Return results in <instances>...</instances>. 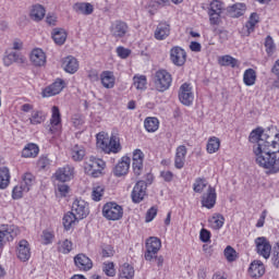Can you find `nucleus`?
<instances>
[{
  "label": "nucleus",
  "mask_w": 279,
  "mask_h": 279,
  "mask_svg": "<svg viewBox=\"0 0 279 279\" xmlns=\"http://www.w3.org/2000/svg\"><path fill=\"white\" fill-rule=\"evenodd\" d=\"M253 151L256 165L265 169L268 175L279 173V142L267 145L260 142L259 147H253Z\"/></svg>",
  "instance_id": "nucleus-1"
},
{
  "label": "nucleus",
  "mask_w": 279,
  "mask_h": 279,
  "mask_svg": "<svg viewBox=\"0 0 279 279\" xmlns=\"http://www.w3.org/2000/svg\"><path fill=\"white\" fill-rule=\"evenodd\" d=\"M97 145L105 154H119L121 151V140L118 134H111L109 137L107 134L99 133L97 135Z\"/></svg>",
  "instance_id": "nucleus-2"
},
{
  "label": "nucleus",
  "mask_w": 279,
  "mask_h": 279,
  "mask_svg": "<svg viewBox=\"0 0 279 279\" xmlns=\"http://www.w3.org/2000/svg\"><path fill=\"white\" fill-rule=\"evenodd\" d=\"M172 82L173 77L167 70H158L155 73L154 85L158 93H165L166 90H169V88H171Z\"/></svg>",
  "instance_id": "nucleus-3"
},
{
  "label": "nucleus",
  "mask_w": 279,
  "mask_h": 279,
  "mask_svg": "<svg viewBox=\"0 0 279 279\" xmlns=\"http://www.w3.org/2000/svg\"><path fill=\"white\" fill-rule=\"evenodd\" d=\"M104 169H106V161L96 157H90L84 165L85 173L90 178H99Z\"/></svg>",
  "instance_id": "nucleus-4"
},
{
  "label": "nucleus",
  "mask_w": 279,
  "mask_h": 279,
  "mask_svg": "<svg viewBox=\"0 0 279 279\" xmlns=\"http://www.w3.org/2000/svg\"><path fill=\"white\" fill-rule=\"evenodd\" d=\"M102 217L108 221H119L123 219V207L114 202H110L102 207Z\"/></svg>",
  "instance_id": "nucleus-5"
},
{
  "label": "nucleus",
  "mask_w": 279,
  "mask_h": 279,
  "mask_svg": "<svg viewBox=\"0 0 279 279\" xmlns=\"http://www.w3.org/2000/svg\"><path fill=\"white\" fill-rule=\"evenodd\" d=\"M19 235V227L14 225L0 226V254L3 252L7 243L14 241V238Z\"/></svg>",
  "instance_id": "nucleus-6"
},
{
  "label": "nucleus",
  "mask_w": 279,
  "mask_h": 279,
  "mask_svg": "<svg viewBox=\"0 0 279 279\" xmlns=\"http://www.w3.org/2000/svg\"><path fill=\"white\" fill-rule=\"evenodd\" d=\"M250 143H257L254 147H259L260 143L264 145H269L274 143V137H271L263 128H257L253 130L248 136Z\"/></svg>",
  "instance_id": "nucleus-7"
},
{
  "label": "nucleus",
  "mask_w": 279,
  "mask_h": 279,
  "mask_svg": "<svg viewBox=\"0 0 279 279\" xmlns=\"http://www.w3.org/2000/svg\"><path fill=\"white\" fill-rule=\"evenodd\" d=\"M223 12V3L219 0H213L208 8V16L210 25H219L221 23V14Z\"/></svg>",
  "instance_id": "nucleus-8"
},
{
  "label": "nucleus",
  "mask_w": 279,
  "mask_h": 279,
  "mask_svg": "<svg viewBox=\"0 0 279 279\" xmlns=\"http://www.w3.org/2000/svg\"><path fill=\"white\" fill-rule=\"evenodd\" d=\"M162 247V242L156 236H151L146 241V252L144 255L145 260H154L160 248Z\"/></svg>",
  "instance_id": "nucleus-9"
},
{
  "label": "nucleus",
  "mask_w": 279,
  "mask_h": 279,
  "mask_svg": "<svg viewBox=\"0 0 279 279\" xmlns=\"http://www.w3.org/2000/svg\"><path fill=\"white\" fill-rule=\"evenodd\" d=\"M147 195V182L140 180L135 183L131 193V199L133 204H141Z\"/></svg>",
  "instance_id": "nucleus-10"
},
{
  "label": "nucleus",
  "mask_w": 279,
  "mask_h": 279,
  "mask_svg": "<svg viewBox=\"0 0 279 279\" xmlns=\"http://www.w3.org/2000/svg\"><path fill=\"white\" fill-rule=\"evenodd\" d=\"M193 99H195L193 87H191V84L189 83H183L179 88V101H181L183 106H191Z\"/></svg>",
  "instance_id": "nucleus-11"
},
{
  "label": "nucleus",
  "mask_w": 279,
  "mask_h": 279,
  "mask_svg": "<svg viewBox=\"0 0 279 279\" xmlns=\"http://www.w3.org/2000/svg\"><path fill=\"white\" fill-rule=\"evenodd\" d=\"M72 214H74L77 219H86L88 217L90 210L88 209V203L84 199H75L72 204Z\"/></svg>",
  "instance_id": "nucleus-12"
},
{
  "label": "nucleus",
  "mask_w": 279,
  "mask_h": 279,
  "mask_svg": "<svg viewBox=\"0 0 279 279\" xmlns=\"http://www.w3.org/2000/svg\"><path fill=\"white\" fill-rule=\"evenodd\" d=\"M65 86L66 83L64 82V80L57 78L56 82L44 88L41 95L43 97H54V95H60Z\"/></svg>",
  "instance_id": "nucleus-13"
},
{
  "label": "nucleus",
  "mask_w": 279,
  "mask_h": 279,
  "mask_svg": "<svg viewBox=\"0 0 279 279\" xmlns=\"http://www.w3.org/2000/svg\"><path fill=\"white\" fill-rule=\"evenodd\" d=\"M170 60L175 66H184L186 63V51L180 46H174L170 50Z\"/></svg>",
  "instance_id": "nucleus-14"
},
{
  "label": "nucleus",
  "mask_w": 279,
  "mask_h": 279,
  "mask_svg": "<svg viewBox=\"0 0 279 279\" xmlns=\"http://www.w3.org/2000/svg\"><path fill=\"white\" fill-rule=\"evenodd\" d=\"M201 204L204 208H215L217 204V191L211 185L208 186L207 191L203 194Z\"/></svg>",
  "instance_id": "nucleus-15"
},
{
  "label": "nucleus",
  "mask_w": 279,
  "mask_h": 279,
  "mask_svg": "<svg viewBox=\"0 0 279 279\" xmlns=\"http://www.w3.org/2000/svg\"><path fill=\"white\" fill-rule=\"evenodd\" d=\"M255 245L257 250V254L263 256L264 258H269L271 256V244L265 236L257 238L255 240Z\"/></svg>",
  "instance_id": "nucleus-16"
},
{
  "label": "nucleus",
  "mask_w": 279,
  "mask_h": 279,
  "mask_svg": "<svg viewBox=\"0 0 279 279\" xmlns=\"http://www.w3.org/2000/svg\"><path fill=\"white\" fill-rule=\"evenodd\" d=\"M74 265L80 271H90L93 269V259L84 253H78L74 257Z\"/></svg>",
  "instance_id": "nucleus-17"
},
{
  "label": "nucleus",
  "mask_w": 279,
  "mask_h": 279,
  "mask_svg": "<svg viewBox=\"0 0 279 279\" xmlns=\"http://www.w3.org/2000/svg\"><path fill=\"white\" fill-rule=\"evenodd\" d=\"M131 162L132 159H130V157H122L113 169V175H116V178H123V175H128Z\"/></svg>",
  "instance_id": "nucleus-18"
},
{
  "label": "nucleus",
  "mask_w": 279,
  "mask_h": 279,
  "mask_svg": "<svg viewBox=\"0 0 279 279\" xmlns=\"http://www.w3.org/2000/svg\"><path fill=\"white\" fill-rule=\"evenodd\" d=\"M143 160H145V154H143V150L135 149L133 151V173L134 175L138 177L143 174Z\"/></svg>",
  "instance_id": "nucleus-19"
},
{
  "label": "nucleus",
  "mask_w": 279,
  "mask_h": 279,
  "mask_svg": "<svg viewBox=\"0 0 279 279\" xmlns=\"http://www.w3.org/2000/svg\"><path fill=\"white\" fill-rule=\"evenodd\" d=\"M17 258L23 263H27L32 258V248L27 240H21L17 246Z\"/></svg>",
  "instance_id": "nucleus-20"
},
{
  "label": "nucleus",
  "mask_w": 279,
  "mask_h": 279,
  "mask_svg": "<svg viewBox=\"0 0 279 279\" xmlns=\"http://www.w3.org/2000/svg\"><path fill=\"white\" fill-rule=\"evenodd\" d=\"M75 169L71 166H64L62 168H59L56 173H54V178L56 180H58L59 182H69L71 180H73V173H74Z\"/></svg>",
  "instance_id": "nucleus-21"
},
{
  "label": "nucleus",
  "mask_w": 279,
  "mask_h": 279,
  "mask_svg": "<svg viewBox=\"0 0 279 279\" xmlns=\"http://www.w3.org/2000/svg\"><path fill=\"white\" fill-rule=\"evenodd\" d=\"M128 23L123 21H116L110 28L111 35L113 38H123L128 34Z\"/></svg>",
  "instance_id": "nucleus-22"
},
{
  "label": "nucleus",
  "mask_w": 279,
  "mask_h": 279,
  "mask_svg": "<svg viewBox=\"0 0 279 279\" xmlns=\"http://www.w3.org/2000/svg\"><path fill=\"white\" fill-rule=\"evenodd\" d=\"M31 62L34 64V66H45L47 62V56L45 54V51L40 48H36L31 52Z\"/></svg>",
  "instance_id": "nucleus-23"
},
{
  "label": "nucleus",
  "mask_w": 279,
  "mask_h": 279,
  "mask_svg": "<svg viewBox=\"0 0 279 279\" xmlns=\"http://www.w3.org/2000/svg\"><path fill=\"white\" fill-rule=\"evenodd\" d=\"M62 66L65 73L73 75V73H77V70L80 69V62H77L75 57L68 56L63 59Z\"/></svg>",
  "instance_id": "nucleus-24"
},
{
  "label": "nucleus",
  "mask_w": 279,
  "mask_h": 279,
  "mask_svg": "<svg viewBox=\"0 0 279 279\" xmlns=\"http://www.w3.org/2000/svg\"><path fill=\"white\" fill-rule=\"evenodd\" d=\"M251 278H263L265 276V264L260 260H254L248 268Z\"/></svg>",
  "instance_id": "nucleus-25"
},
{
  "label": "nucleus",
  "mask_w": 279,
  "mask_h": 279,
  "mask_svg": "<svg viewBox=\"0 0 279 279\" xmlns=\"http://www.w3.org/2000/svg\"><path fill=\"white\" fill-rule=\"evenodd\" d=\"M170 34L171 25H169L167 22H161L157 25L155 31V38L156 40H165L166 38H169Z\"/></svg>",
  "instance_id": "nucleus-26"
},
{
  "label": "nucleus",
  "mask_w": 279,
  "mask_h": 279,
  "mask_svg": "<svg viewBox=\"0 0 279 279\" xmlns=\"http://www.w3.org/2000/svg\"><path fill=\"white\" fill-rule=\"evenodd\" d=\"M46 12L47 11L45 10V7H43V4H33L29 11V19L32 21H35L36 23H40V21L45 19Z\"/></svg>",
  "instance_id": "nucleus-27"
},
{
  "label": "nucleus",
  "mask_w": 279,
  "mask_h": 279,
  "mask_svg": "<svg viewBox=\"0 0 279 279\" xmlns=\"http://www.w3.org/2000/svg\"><path fill=\"white\" fill-rule=\"evenodd\" d=\"M25 64L27 59L19 52H10L7 57L3 58L4 66H11V64Z\"/></svg>",
  "instance_id": "nucleus-28"
},
{
  "label": "nucleus",
  "mask_w": 279,
  "mask_h": 279,
  "mask_svg": "<svg viewBox=\"0 0 279 279\" xmlns=\"http://www.w3.org/2000/svg\"><path fill=\"white\" fill-rule=\"evenodd\" d=\"M245 10H247V5L241 2L227 8V12L231 19H239L240 16H243V14H245Z\"/></svg>",
  "instance_id": "nucleus-29"
},
{
  "label": "nucleus",
  "mask_w": 279,
  "mask_h": 279,
  "mask_svg": "<svg viewBox=\"0 0 279 279\" xmlns=\"http://www.w3.org/2000/svg\"><path fill=\"white\" fill-rule=\"evenodd\" d=\"M74 12L77 14H84L85 16L90 15L95 11V7L89 2H76L73 5Z\"/></svg>",
  "instance_id": "nucleus-30"
},
{
  "label": "nucleus",
  "mask_w": 279,
  "mask_h": 279,
  "mask_svg": "<svg viewBox=\"0 0 279 279\" xmlns=\"http://www.w3.org/2000/svg\"><path fill=\"white\" fill-rule=\"evenodd\" d=\"M80 222V218H77L76 215H74L72 211H68L63 216V227L64 230L69 232V230H72V228H75L77 223Z\"/></svg>",
  "instance_id": "nucleus-31"
},
{
  "label": "nucleus",
  "mask_w": 279,
  "mask_h": 279,
  "mask_svg": "<svg viewBox=\"0 0 279 279\" xmlns=\"http://www.w3.org/2000/svg\"><path fill=\"white\" fill-rule=\"evenodd\" d=\"M100 82L104 86V88H114V73L111 71H104L100 74Z\"/></svg>",
  "instance_id": "nucleus-32"
},
{
  "label": "nucleus",
  "mask_w": 279,
  "mask_h": 279,
  "mask_svg": "<svg viewBox=\"0 0 279 279\" xmlns=\"http://www.w3.org/2000/svg\"><path fill=\"white\" fill-rule=\"evenodd\" d=\"M51 128L50 132L51 134L56 133V130H58V125L62 123V118L60 117V109L56 106L52 107V116L50 119Z\"/></svg>",
  "instance_id": "nucleus-33"
},
{
  "label": "nucleus",
  "mask_w": 279,
  "mask_h": 279,
  "mask_svg": "<svg viewBox=\"0 0 279 279\" xmlns=\"http://www.w3.org/2000/svg\"><path fill=\"white\" fill-rule=\"evenodd\" d=\"M226 221V218H223V215L221 214H214L209 219V226L213 228V230H221L223 228V223Z\"/></svg>",
  "instance_id": "nucleus-34"
},
{
  "label": "nucleus",
  "mask_w": 279,
  "mask_h": 279,
  "mask_svg": "<svg viewBox=\"0 0 279 279\" xmlns=\"http://www.w3.org/2000/svg\"><path fill=\"white\" fill-rule=\"evenodd\" d=\"M39 151H40V149L38 148V145L31 143L23 148L22 157L23 158H36V156H38Z\"/></svg>",
  "instance_id": "nucleus-35"
},
{
  "label": "nucleus",
  "mask_w": 279,
  "mask_h": 279,
  "mask_svg": "<svg viewBox=\"0 0 279 279\" xmlns=\"http://www.w3.org/2000/svg\"><path fill=\"white\" fill-rule=\"evenodd\" d=\"M10 186V169L8 167L0 168V189L3 191Z\"/></svg>",
  "instance_id": "nucleus-36"
},
{
  "label": "nucleus",
  "mask_w": 279,
  "mask_h": 279,
  "mask_svg": "<svg viewBox=\"0 0 279 279\" xmlns=\"http://www.w3.org/2000/svg\"><path fill=\"white\" fill-rule=\"evenodd\" d=\"M259 20H260V17L258 16V13H252L250 15V19L244 26V28L246 29L247 36H250V34H252V32H254Z\"/></svg>",
  "instance_id": "nucleus-37"
},
{
  "label": "nucleus",
  "mask_w": 279,
  "mask_h": 279,
  "mask_svg": "<svg viewBox=\"0 0 279 279\" xmlns=\"http://www.w3.org/2000/svg\"><path fill=\"white\" fill-rule=\"evenodd\" d=\"M52 39L56 45H63L66 43V31L62 28H54L52 31Z\"/></svg>",
  "instance_id": "nucleus-38"
},
{
  "label": "nucleus",
  "mask_w": 279,
  "mask_h": 279,
  "mask_svg": "<svg viewBox=\"0 0 279 279\" xmlns=\"http://www.w3.org/2000/svg\"><path fill=\"white\" fill-rule=\"evenodd\" d=\"M144 128L146 132H156L158 128H160V121L158 120V118H146L144 121Z\"/></svg>",
  "instance_id": "nucleus-39"
},
{
  "label": "nucleus",
  "mask_w": 279,
  "mask_h": 279,
  "mask_svg": "<svg viewBox=\"0 0 279 279\" xmlns=\"http://www.w3.org/2000/svg\"><path fill=\"white\" fill-rule=\"evenodd\" d=\"M221 147V141L219 140V137L213 136L209 137L208 142H207V154H217V150Z\"/></svg>",
  "instance_id": "nucleus-40"
},
{
  "label": "nucleus",
  "mask_w": 279,
  "mask_h": 279,
  "mask_svg": "<svg viewBox=\"0 0 279 279\" xmlns=\"http://www.w3.org/2000/svg\"><path fill=\"white\" fill-rule=\"evenodd\" d=\"M72 159H74L76 162H80V160H84V157L86 156V150L84 149V146L82 145H74L71 150Z\"/></svg>",
  "instance_id": "nucleus-41"
},
{
  "label": "nucleus",
  "mask_w": 279,
  "mask_h": 279,
  "mask_svg": "<svg viewBox=\"0 0 279 279\" xmlns=\"http://www.w3.org/2000/svg\"><path fill=\"white\" fill-rule=\"evenodd\" d=\"M243 82L245 86H254L256 84V71L254 69L245 70Z\"/></svg>",
  "instance_id": "nucleus-42"
},
{
  "label": "nucleus",
  "mask_w": 279,
  "mask_h": 279,
  "mask_svg": "<svg viewBox=\"0 0 279 279\" xmlns=\"http://www.w3.org/2000/svg\"><path fill=\"white\" fill-rule=\"evenodd\" d=\"M264 47H265V51L269 58H271V56H274V53H276V51H277L276 43L274 41V38L270 35H268L265 38Z\"/></svg>",
  "instance_id": "nucleus-43"
},
{
  "label": "nucleus",
  "mask_w": 279,
  "mask_h": 279,
  "mask_svg": "<svg viewBox=\"0 0 279 279\" xmlns=\"http://www.w3.org/2000/svg\"><path fill=\"white\" fill-rule=\"evenodd\" d=\"M220 66H231L232 69H235V66H239V60L234 59V57L226 54L219 59Z\"/></svg>",
  "instance_id": "nucleus-44"
},
{
  "label": "nucleus",
  "mask_w": 279,
  "mask_h": 279,
  "mask_svg": "<svg viewBox=\"0 0 279 279\" xmlns=\"http://www.w3.org/2000/svg\"><path fill=\"white\" fill-rule=\"evenodd\" d=\"M23 193H29V190H28V187H25V184L20 183L13 187L12 198L21 199V198H23Z\"/></svg>",
  "instance_id": "nucleus-45"
},
{
  "label": "nucleus",
  "mask_w": 279,
  "mask_h": 279,
  "mask_svg": "<svg viewBox=\"0 0 279 279\" xmlns=\"http://www.w3.org/2000/svg\"><path fill=\"white\" fill-rule=\"evenodd\" d=\"M133 85L137 90H145V88H147V76L135 75L133 77Z\"/></svg>",
  "instance_id": "nucleus-46"
},
{
  "label": "nucleus",
  "mask_w": 279,
  "mask_h": 279,
  "mask_svg": "<svg viewBox=\"0 0 279 279\" xmlns=\"http://www.w3.org/2000/svg\"><path fill=\"white\" fill-rule=\"evenodd\" d=\"M120 278L132 279L134 278V267L130 264H124L120 267Z\"/></svg>",
  "instance_id": "nucleus-47"
},
{
  "label": "nucleus",
  "mask_w": 279,
  "mask_h": 279,
  "mask_svg": "<svg viewBox=\"0 0 279 279\" xmlns=\"http://www.w3.org/2000/svg\"><path fill=\"white\" fill-rule=\"evenodd\" d=\"M21 184H24V187L25 189L28 187V191H29V189H32V186H34V184H36V177H34V174H32L31 172H26L22 177Z\"/></svg>",
  "instance_id": "nucleus-48"
},
{
  "label": "nucleus",
  "mask_w": 279,
  "mask_h": 279,
  "mask_svg": "<svg viewBox=\"0 0 279 279\" xmlns=\"http://www.w3.org/2000/svg\"><path fill=\"white\" fill-rule=\"evenodd\" d=\"M45 114L43 111H33L29 118L31 125H39V123H44Z\"/></svg>",
  "instance_id": "nucleus-49"
},
{
  "label": "nucleus",
  "mask_w": 279,
  "mask_h": 279,
  "mask_svg": "<svg viewBox=\"0 0 279 279\" xmlns=\"http://www.w3.org/2000/svg\"><path fill=\"white\" fill-rule=\"evenodd\" d=\"M73 251V242L70 241L69 239H65L64 241L61 242V245L59 246V252L61 254H71Z\"/></svg>",
  "instance_id": "nucleus-50"
},
{
  "label": "nucleus",
  "mask_w": 279,
  "mask_h": 279,
  "mask_svg": "<svg viewBox=\"0 0 279 279\" xmlns=\"http://www.w3.org/2000/svg\"><path fill=\"white\" fill-rule=\"evenodd\" d=\"M102 271L109 278H114L117 276V270L114 269V263L112 262H109L107 264L105 263L102 267Z\"/></svg>",
  "instance_id": "nucleus-51"
},
{
  "label": "nucleus",
  "mask_w": 279,
  "mask_h": 279,
  "mask_svg": "<svg viewBox=\"0 0 279 279\" xmlns=\"http://www.w3.org/2000/svg\"><path fill=\"white\" fill-rule=\"evenodd\" d=\"M206 186H208V182H206V179L198 178L193 184V191L195 193H202V191H204Z\"/></svg>",
  "instance_id": "nucleus-52"
},
{
  "label": "nucleus",
  "mask_w": 279,
  "mask_h": 279,
  "mask_svg": "<svg viewBox=\"0 0 279 279\" xmlns=\"http://www.w3.org/2000/svg\"><path fill=\"white\" fill-rule=\"evenodd\" d=\"M225 257L229 263H234L236 260V251L232 246H227L225 248Z\"/></svg>",
  "instance_id": "nucleus-53"
},
{
  "label": "nucleus",
  "mask_w": 279,
  "mask_h": 279,
  "mask_svg": "<svg viewBox=\"0 0 279 279\" xmlns=\"http://www.w3.org/2000/svg\"><path fill=\"white\" fill-rule=\"evenodd\" d=\"M156 215H158V207L156 206L150 207L146 213L145 222L149 223L154 221V219H156Z\"/></svg>",
  "instance_id": "nucleus-54"
},
{
  "label": "nucleus",
  "mask_w": 279,
  "mask_h": 279,
  "mask_svg": "<svg viewBox=\"0 0 279 279\" xmlns=\"http://www.w3.org/2000/svg\"><path fill=\"white\" fill-rule=\"evenodd\" d=\"M101 197H104V187H94L92 192V199H94V202H101Z\"/></svg>",
  "instance_id": "nucleus-55"
},
{
  "label": "nucleus",
  "mask_w": 279,
  "mask_h": 279,
  "mask_svg": "<svg viewBox=\"0 0 279 279\" xmlns=\"http://www.w3.org/2000/svg\"><path fill=\"white\" fill-rule=\"evenodd\" d=\"M53 238V232L47 230L43 231L41 239L44 241V245H49L50 243H52Z\"/></svg>",
  "instance_id": "nucleus-56"
},
{
  "label": "nucleus",
  "mask_w": 279,
  "mask_h": 279,
  "mask_svg": "<svg viewBox=\"0 0 279 279\" xmlns=\"http://www.w3.org/2000/svg\"><path fill=\"white\" fill-rule=\"evenodd\" d=\"M72 123L74 128H77L80 130L82 125H84V117H82L81 114H74L72 117Z\"/></svg>",
  "instance_id": "nucleus-57"
},
{
  "label": "nucleus",
  "mask_w": 279,
  "mask_h": 279,
  "mask_svg": "<svg viewBox=\"0 0 279 279\" xmlns=\"http://www.w3.org/2000/svg\"><path fill=\"white\" fill-rule=\"evenodd\" d=\"M117 53L119 58H122V60H125V58H130V53H132V50L120 46L117 48Z\"/></svg>",
  "instance_id": "nucleus-58"
},
{
  "label": "nucleus",
  "mask_w": 279,
  "mask_h": 279,
  "mask_svg": "<svg viewBox=\"0 0 279 279\" xmlns=\"http://www.w3.org/2000/svg\"><path fill=\"white\" fill-rule=\"evenodd\" d=\"M279 242L276 243V246L274 247V254H272V263L274 266L279 269Z\"/></svg>",
  "instance_id": "nucleus-59"
},
{
  "label": "nucleus",
  "mask_w": 279,
  "mask_h": 279,
  "mask_svg": "<svg viewBox=\"0 0 279 279\" xmlns=\"http://www.w3.org/2000/svg\"><path fill=\"white\" fill-rule=\"evenodd\" d=\"M49 165H51V160H49V158H47V157H41L37 161V166L39 167V169H47V167H49Z\"/></svg>",
  "instance_id": "nucleus-60"
},
{
  "label": "nucleus",
  "mask_w": 279,
  "mask_h": 279,
  "mask_svg": "<svg viewBox=\"0 0 279 279\" xmlns=\"http://www.w3.org/2000/svg\"><path fill=\"white\" fill-rule=\"evenodd\" d=\"M160 177H161L162 180H165L166 182H173L174 174H173V172L167 170V171H161V172H160Z\"/></svg>",
  "instance_id": "nucleus-61"
},
{
  "label": "nucleus",
  "mask_w": 279,
  "mask_h": 279,
  "mask_svg": "<svg viewBox=\"0 0 279 279\" xmlns=\"http://www.w3.org/2000/svg\"><path fill=\"white\" fill-rule=\"evenodd\" d=\"M177 158H183V160H186V146L181 145L177 148L175 153Z\"/></svg>",
  "instance_id": "nucleus-62"
},
{
  "label": "nucleus",
  "mask_w": 279,
  "mask_h": 279,
  "mask_svg": "<svg viewBox=\"0 0 279 279\" xmlns=\"http://www.w3.org/2000/svg\"><path fill=\"white\" fill-rule=\"evenodd\" d=\"M199 239L203 243H208V241H210V231H208L206 229H202Z\"/></svg>",
  "instance_id": "nucleus-63"
},
{
  "label": "nucleus",
  "mask_w": 279,
  "mask_h": 279,
  "mask_svg": "<svg viewBox=\"0 0 279 279\" xmlns=\"http://www.w3.org/2000/svg\"><path fill=\"white\" fill-rule=\"evenodd\" d=\"M104 258H110V256H114V248L110 245L102 248Z\"/></svg>",
  "instance_id": "nucleus-64"
}]
</instances>
